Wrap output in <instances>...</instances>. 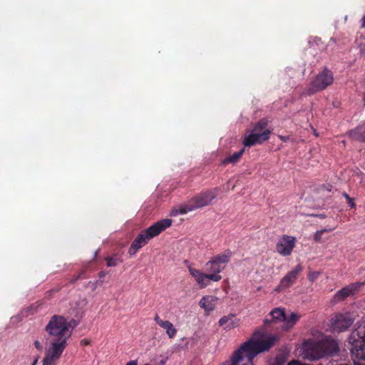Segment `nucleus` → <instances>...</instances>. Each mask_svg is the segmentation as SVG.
I'll use <instances>...</instances> for the list:
<instances>
[{
	"label": "nucleus",
	"mask_w": 365,
	"mask_h": 365,
	"mask_svg": "<svg viewBox=\"0 0 365 365\" xmlns=\"http://www.w3.org/2000/svg\"><path fill=\"white\" fill-rule=\"evenodd\" d=\"M49 339V346L46 349L42 365H57L67 341L72 333L71 323L62 315H53L44 328Z\"/></svg>",
	"instance_id": "nucleus-1"
},
{
	"label": "nucleus",
	"mask_w": 365,
	"mask_h": 365,
	"mask_svg": "<svg viewBox=\"0 0 365 365\" xmlns=\"http://www.w3.org/2000/svg\"><path fill=\"white\" fill-rule=\"evenodd\" d=\"M258 334L255 331L252 339L243 343L233 352L230 360L221 365H253L255 357L259 353L268 351L277 340L275 336H270L265 340L255 339Z\"/></svg>",
	"instance_id": "nucleus-2"
},
{
	"label": "nucleus",
	"mask_w": 365,
	"mask_h": 365,
	"mask_svg": "<svg viewBox=\"0 0 365 365\" xmlns=\"http://www.w3.org/2000/svg\"><path fill=\"white\" fill-rule=\"evenodd\" d=\"M172 222L173 220L171 219H163L142 231L131 243L128 250V254L130 255H135L136 252L141 247L147 245L151 239L159 235L161 232L170 227Z\"/></svg>",
	"instance_id": "nucleus-3"
},
{
	"label": "nucleus",
	"mask_w": 365,
	"mask_h": 365,
	"mask_svg": "<svg viewBox=\"0 0 365 365\" xmlns=\"http://www.w3.org/2000/svg\"><path fill=\"white\" fill-rule=\"evenodd\" d=\"M349 343L351 345V352L354 356V365H365V320L359 323L352 331Z\"/></svg>",
	"instance_id": "nucleus-4"
},
{
	"label": "nucleus",
	"mask_w": 365,
	"mask_h": 365,
	"mask_svg": "<svg viewBox=\"0 0 365 365\" xmlns=\"http://www.w3.org/2000/svg\"><path fill=\"white\" fill-rule=\"evenodd\" d=\"M217 194V188L202 192L195 195L186 204L180 205L179 207V213L180 215H185L189 212L207 206L216 198Z\"/></svg>",
	"instance_id": "nucleus-5"
},
{
	"label": "nucleus",
	"mask_w": 365,
	"mask_h": 365,
	"mask_svg": "<svg viewBox=\"0 0 365 365\" xmlns=\"http://www.w3.org/2000/svg\"><path fill=\"white\" fill-rule=\"evenodd\" d=\"M271 131L267 128V120L261 119L254 126L249 134L245 135L243 144L245 147H252L262 144L269 138Z\"/></svg>",
	"instance_id": "nucleus-6"
},
{
	"label": "nucleus",
	"mask_w": 365,
	"mask_h": 365,
	"mask_svg": "<svg viewBox=\"0 0 365 365\" xmlns=\"http://www.w3.org/2000/svg\"><path fill=\"white\" fill-rule=\"evenodd\" d=\"M300 355L304 359L316 361L323 358V352L319 334L314 339L304 340L300 349Z\"/></svg>",
	"instance_id": "nucleus-7"
},
{
	"label": "nucleus",
	"mask_w": 365,
	"mask_h": 365,
	"mask_svg": "<svg viewBox=\"0 0 365 365\" xmlns=\"http://www.w3.org/2000/svg\"><path fill=\"white\" fill-rule=\"evenodd\" d=\"M270 319L266 318L264 323L269 325L272 323H278L284 322L283 329L289 330L292 328L297 321V314L292 312L289 318H287L284 309L281 308H274L269 313Z\"/></svg>",
	"instance_id": "nucleus-8"
},
{
	"label": "nucleus",
	"mask_w": 365,
	"mask_h": 365,
	"mask_svg": "<svg viewBox=\"0 0 365 365\" xmlns=\"http://www.w3.org/2000/svg\"><path fill=\"white\" fill-rule=\"evenodd\" d=\"M232 252L230 250L213 257L205 264L206 270L210 272L208 274H218L221 272L230 262Z\"/></svg>",
	"instance_id": "nucleus-9"
},
{
	"label": "nucleus",
	"mask_w": 365,
	"mask_h": 365,
	"mask_svg": "<svg viewBox=\"0 0 365 365\" xmlns=\"http://www.w3.org/2000/svg\"><path fill=\"white\" fill-rule=\"evenodd\" d=\"M333 81V73L327 68H324L312 81L311 89L312 93L324 90L331 85Z\"/></svg>",
	"instance_id": "nucleus-10"
},
{
	"label": "nucleus",
	"mask_w": 365,
	"mask_h": 365,
	"mask_svg": "<svg viewBox=\"0 0 365 365\" xmlns=\"http://www.w3.org/2000/svg\"><path fill=\"white\" fill-rule=\"evenodd\" d=\"M355 319L349 312L337 313L330 321L331 328L335 331H344L354 323Z\"/></svg>",
	"instance_id": "nucleus-11"
},
{
	"label": "nucleus",
	"mask_w": 365,
	"mask_h": 365,
	"mask_svg": "<svg viewBox=\"0 0 365 365\" xmlns=\"http://www.w3.org/2000/svg\"><path fill=\"white\" fill-rule=\"evenodd\" d=\"M320 343L323 352V357L326 356H332L339 351V341L331 337L324 336L322 333L319 332Z\"/></svg>",
	"instance_id": "nucleus-12"
},
{
	"label": "nucleus",
	"mask_w": 365,
	"mask_h": 365,
	"mask_svg": "<svg viewBox=\"0 0 365 365\" xmlns=\"http://www.w3.org/2000/svg\"><path fill=\"white\" fill-rule=\"evenodd\" d=\"M364 284V282H355L341 289L334 294L331 302L337 303L345 300L347 297L356 294Z\"/></svg>",
	"instance_id": "nucleus-13"
},
{
	"label": "nucleus",
	"mask_w": 365,
	"mask_h": 365,
	"mask_svg": "<svg viewBox=\"0 0 365 365\" xmlns=\"http://www.w3.org/2000/svg\"><path fill=\"white\" fill-rule=\"evenodd\" d=\"M295 245V237L283 235L276 245L277 252L282 256H288L291 254Z\"/></svg>",
	"instance_id": "nucleus-14"
},
{
	"label": "nucleus",
	"mask_w": 365,
	"mask_h": 365,
	"mask_svg": "<svg viewBox=\"0 0 365 365\" xmlns=\"http://www.w3.org/2000/svg\"><path fill=\"white\" fill-rule=\"evenodd\" d=\"M188 269L190 274L195 279L197 282L202 287H205V286H207V283L205 282L206 279H210L214 282H219L222 279V277L219 274H204L199 269L192 268L191 267H189Z\"/></svg>",
	"instance_id": "nucleus-15"
},
{
	"label": "nucleus",
	"mask_w": 365,
	"mask_h": 365,
	"mask_svg": "<svg viewBox=\"0 0 365 365\" xmlns=\"http://www.w3.org/2000/svg\"><path fill=\"white\" fill-rule=\"evenodd\" d=\"M297 280V269L289 272L280 281L279 284L274 289L277 292L286 290L295 283Z\"/></svg>",
	"instance_id": "nucleus-16"
},
{
	"label": "nucleus",
	"mask_w": 365,
	"mask_h": 365,
	"mask_svg": "<svg viewBox=\"0 0 365 365\" xmlns=\"http://www.w3.org/2000/svg\"><path fill=\"white\" fill-rule=\"evenodd\" d=\"M154 320L160 327L166 330V334L169 338L175 337L177 334V329L170 322L161 319L158 314H155Z\"/></svg>",
	"instance_id": "nucleus-17"
},
{
	"label": "nucleus",
	"mask_w": 365,
	"mask_h": 365,
	"mask_svg": "<svg viewBox=\"0 0 365 365\" xmlns=\"http://www.w3.org/2000/svg\"><path fill=\"white\" fill-rule=\"evenodd\" d=\"M219 325L222 327L225 326V329H232L239 325V319H237L235 314H230L227 316L222 317L219 320Z\"/></svg>",
	"instance_id": "nucleus-18"
},
{
	"label": "nucleus",
	"mask_w": 365,
	"mask_h": 365,
	"mask_svg": "<svg viewBox=\"0 0 365 365\" xmlns=\"http://www.w3.org/2000/svg\"><path fill=\"white\" fill-rule=\"evenodd\" d=\"M217 299V297L214 296H205L200 299L199 305L209 312L215 309Z\"/></svg>",
	"instance_id": "nucleus-19"
},
{
	"label": "nucleus",
	"mask_w": 365,
	"mask_h": 365,
	"mask_svg": "<svg viewBox=\"0 0 365 365\" xmlns=\"http://www.w3.org/2000/svg\"><path fill=\"white\" fill-rule=\"evenodd\" d=\"M349 135L354 140L365 143V125H359L349 131Z\"/></svg>",
	"instance_id": "nucleus-20"
},
{
	"label": "nucleus",
	"mask_w": 365,
	"mask_h": 365,
	"mask_svg": "<svg viewBox=\"0 0 365 365\" xmlns=\"http://www.w3.org/2000/svg\"><path fill=\"white\" fill-rule=\"evenodd\" d=\"M245 153V148L241 149L240 151L235 153L233 155L225 158L222 163L225 164H235L241 158L242 155Z\"/></svg>",
	"instance_id": "nucleus-21"
},
{
	"label": "nucleus",
	"mask_w": 365,
	"mask_h": 365,
	"mask_svg": "<svg viewBox=\"0 0 365 365\" xmlns=\"http://www.w3.org/2000/svg\"><path fill=\"white\" fill-rule=\"evenodd\" d=\"M287 361V355L284 353H280L277 355L276 358L269 365H284Z\"/></svg>",
	"instance_id": "nucleus-22"
},
{
	"label": "nucleus",
	"mask_w": 365,
	"mask_h": 365,
	"mask_svg": "<svg viewBox=\"0 0 365 365\" xmlns=\"http://www.w3.org/2000/svg\"><path fill=\"white\" fill-rule=\"evenodd\" d=\"M334 228H328V229H322L321 230H318L317 232H316V233L314 234V240L316 242H321L322 241V235L324 233V232H331L332 230H334Z\"/></svg>",
	"instance_id": "nucleus-23"
},
{
	"label": "nucleus",
	"mask_w": 365,
	"mask_h": 365,
	"mask_svg": "<svg viewBox=\"0 0 365 365\" xmlns=\"http://www.w3.org/2000/svg\"><path fill=\"white\" fill-rule=\"evenodd\" d=\"M107 267H115L118 264L119 260L113 257H108L106 258Z\"/></svg>",
	"instance_id": "nucleus-24"
},
{
	"label": "nucleus",
	"mask_w": 365,
	"mask_h": 365,
	"mask_svg": "<svg viewBox=\"0 0 365 365\" xmlns=\"http://www.w3.org/2000/svg\"><path fill=\"white\" fill-rule=\"evenodd\" d=\"M108 273L105 271H101L98 273V277L100 279L95 282L96 285H101L103 282V280H102L101 279L103 278Z\"/></svg>",
	"instance_id": "nucleus-25"
},
{
	"label": "nucleus",
	"mask_w": 365,
	"mask_h": 365,
	"mask_svg": "<svg viewBox=\"0 0 365 365\" xmlns=\"http://www.w3.org/2000/svg\"><path fill=\"white\" fill-rule=\"evenodd\" d=\"M84 274H85V270H82L78 274L74 276L71 280V283H75L77 280H78L79 279H81V278H84Z\"/></svg>",
	"instance_id": "nucleus-26"
},
{
	"label": "nucleus",
	"mask_w": 365,
	"mask_h": 365,
	"mask_svg": "<svg viewBox=\"0 0 365 365\" xmlns=\"http://www.w3.org/2000/svg\"><path fill=\"white\" fill-rule=\"evenodd\" d=\"M34 345L35 346V348L39 351H42L43 349V346L41 342H40L38 340H35L34 342Z\"/></svg>",
	"instance_id": "nucleus-27"
},
{
	"label": "nucleus",
	"mask_w": 365,
	"mask_h": 365,
	"mask_svg": "<svg viewBox=\"0 0 365 365\" xmlns=\"http://www.w3.org/2000/svg\"><path fill=\"white\" fill-rule=\"evenodd\" d=\"M344 196L347 200V202L349 204V205L351 206V207H352V208L354 207L356 205L354 202V200L351 197H350L346 193H344Z\"/></svg>",
	"instance_id": "nucleus-28"
},
{
	"label": "nucleus",
	"mask_w": 365,
	"mask_h": 365,
	"mask_svg": "<svg viewBox=\"0 0 365 365\" xmlns=\"http://www.w3.org/2000/svg\"><path fill=\"white\" fill-rule=\"evenodd\" d=\"M81 344L83 346L88 345V344H89V341L86 339H84L81 340Z\"/></svg>",
	"instance_id": "nucleus-29"
},
{
	"label": "nucleus",
	"mask_w": 365,
	"mask_h": 365,
	"mask_svg": "<svg viewBox=\"0 0 365 365\" xmlns=\"http://www.w3.org/2000/svg\"><path fill=\"white\" fill-rule=\"evenodd\" d=\"M126 365H138V363L135 360L130 361L126 364Z\"/></svg>",
	"instance_id": "nucleus-30"
},
{
	"label": "nucleus",
	"mask_w": 365,
	"mask_h": 365,
	"mask_svg": "<svg viewBox=\"0 0 365 365\" xmlns=\"http://www.w3.org/2000/svg\"><path fill=\"white\" fill-rule=\"evenodd\" d=\"M287 365H297V359L292 360Z\"/></svg>",
	"instance_id": "nucleus-31"
},
{
	"label": "nucleus",
	"mask_w": 365,
	"mask_h": 365,
	"mask_svg": "<svg viewBox=\"0 0 365 365\" xmlns=\"http://www.w3.org/2000/svg\"><path fill=\"white\" fill-rule=\"evenodd\" d=\"M38 356H36V357L34 359V361H33V363H32V364H31V365H36V364H37V363H38Z\"/></svg>",
	"instance_id": "nucleus-32"
},
{
	"label": "nucleus",
	"mask_w": 365,
	"mask_h": 365,
	"mask_svg": "<svg viewBox=\"0 0 365 365\" xmlns=\"http://www.w3.org/2000/svg\"><path fill=\"white\" fill-rule=\"evenodd\" d=\"M361 21H362V25H361L362 27L365 28V15L363 16Z\"/></svg>",
	"instance_id": "nucleus-33"
},
{
	"label": "nucleus",
	"mask_w": 365,
	"mask_h": 365,
	"mask_svg": "<svg viewBox=\"0 0 365 365\" xmlns=\"http://www.w3.org/2000/svg\"><path fill=\"white\" fill-rule=\"evenodd\" d=\"M177 214H180L179 213V209L178 210H176V213H175V215H177Z\"/></svg>",
	"instance_id": "nucleus-34"
},
{
	"label": "nucleus",
	"mask_w": 365,
	"mask_h": 365,
	"mask_svg": "<svg viewBox=\"0 0 365 365\" xmlns=\"http://www.w3.org/2000/svg\"><path fill=\"white\" fill-rule=\"evenodd\" d=\"M144 365H150V364H144Z\"/></svg>",
	"instance_id": "nucleus-35"
}]
</instances>
